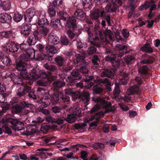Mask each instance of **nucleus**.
I'll list each match as a JSON object with an SVG mask.
<instances>
[{"instance_id": "obj_7", "label": "nucleus", "mask_w": 160, "mask_h": 160, "mask_svg": "<svg viewBox=\"0 0 160 160\" xmlns=\"http://www.w3.org/2000/svg\"><path fill=\"white\" fill-rule=\"evenodd\" d=\"M45 49L48 53L47 54L43 53L38 54L37 57L38 60L42 61L47 60L49 61H51L52 59V55L58 52L55 47L54 46L48 45L45 47Z\"/></svg>"}, {"instance_id": "obj_51", "label": "nucleus", "mask_w": 160, "mask_h": 160, "mask_svg": "<svg viewBox=\"0 0 160 160\" xmlns=\"http://www.w3.org/2000/svg\"><path fill=\"white\" fill-rule=\"evenodd\" d=\"M1 109H0V116H1L5 113L9 109V106L6 103H4L1 106Z\"/></svg>"}, {"instance_id": "obj_37", "label": "nucleus", "mask_w": 160, "mask_h": 160, "mask_svg": "<svg viewBox=\"0 0 160 160\" xmlns=\"http://www.w3.org/2000/svg\"><path fill=\"white\" fill-rule=\"evenodd\" d=\"M70 88L65 89L64 90L65 94L66 95H69L73 98L74 99H76V97L78 94H79L78 91H76L74 90V88Z\"/></svg>"}, {"instance_id": "obj_8", "label": "nucleus", "mask_w": 160, "mask_h": 160, "mask_svg": "<svg viewBox=\"0 0 160 160\" xmlns=\"http://www.w3.org/2000/svg\"><path fill=\"white\" fill-rule=\"evenodd\" d=\"M63 0H53L48 7V12L50 17H53L56 14L58 10L63 9Z\"/></svg>"}, {"instance_id": "obj_12", "label": "nucleus", "mask_w": 160, "mask_h": 160, "mask_svg": "<svg viewBox=\"0 0 160 160\" xmlns=\"http://www.w3.org/2000/svg\"><path fill=\"white\" fill-rule=\"evenodd\" d=\"M122 0H109L105 7L107 12H115L118 7L121 6L122 3Z\"/></svg>"}, {"instance_id": "obj_4", "label": "nucleus", "mask_w": 160, "mask_h": 160, "mask_svg": "<svg viewBox=\"0 0 160 160\" xmlns=\"http://www.w3.org/2000/svg\"><path fill=\"white\" fill-rule=\"evenodd\" d=\"M92 100L97 103L91 109V113L95 112L101 108L106 109V113L114 112L115 110V107L111 106L110 102L107 101L101 97L94 96L92 98Z\"/></svg>"}, {"instance_id": "obj_61", "label": "nucleus", "mask_w": 160, "mask_h": 160, "mask_svg": "<svg viewBox=\"0 0 160 160\" xmlns=\"http://www.w3.org/2000/svg\"><path fill=\"white\" fill-rule=\"evenodd\" d=\"M18 46L19 47V48H20L21 50L23 53L25 52V51L26 50V49H27L28 48V45L24 43H22L20 44H18Z\"/></svg>"}, {"instance_id": "obj_27", "label": "nucleus", "mask_w": 160, "mask_h": 160, "mask_svg": "<svg viewBox=\"0 0 160 160\" xmlns=\"http://www.w3.org/2000/svg\"><path fill=\"white\" fill-rule=\"evenodd\" d=\"M35 14L34 10L32 8H29L26 10L24 15V18L25 22L28 23L31 22L32 18Z\"/></svg>"}, {"instance_id": "obj_62", "label": "nucleus", "mask_w": 160, "mask_h": 160, "mask_svg": "<svg viewBox=\"0 0 160 160\" xmlns=\"http://www.w3.org/2000/svg\"><path fill=\"white\" fill-rule=\"evenodd\" d=\"M82 5H83V8L85 9V11H88L89 10H90L91 8V5L92 4L91 2V3H88V2H86V3H82Z\"/></svg>"}, {"instance_id": "obj_30", "label": "nucleus", "mask_w": 160, "mask_h": 160, "mask_svg": "<svg viewBox=\"0 0 160 160\" xmlns=\"http://www.w3.org/2000/svg\"><path fill=\"white\" fill-rule=\"evenodd\" d=\"M44 67L48 70L47 72L51 76L53 75L57 74L58 73L57 67L56 65L47 63L44 65Z\"/></svg>"}, {"instance_id": "obj_58", "label": "nucleus", "mask_w": 160, "mask_h": 160, "mask_svg": "<svg viewBox=\"0 0 160 160\" xmlns=\"http://www.w3.org/2000/svg\"><path fill=\"white\" fill-rule=\"evenodd\" d=\"M36 47L37 49L42 53H43L44 52H45V50L46 51L45 46L39 43L37 44Z\"/></svg>"}, {"instance_id": "obj_52", "label": "nucleus", "mask_w": 160, "mask_h": 160, "mask_svg": "<svg viewBox=\"0 0 160 160\" xmlns=\"http://www.w3.org/2000/svg\"><path fill=\"white\" fill-rule=\"evenodd\" d=\"M60 42L62 45H63L67 46L69 45H70V42L66 36L61 37Z\"/></svg>"}, {"instance_id": "obj_56", "label": "nucleus", "mask_w": 160, "mask_h": 160, "mask_svg": "<svg viewBox=\"0 0 160 160\" xmlns=\"http://www.w3.org/2000/svg\"><path fill=\"white\" fill-rule=\"evenodd\" d=\"M64 54L65 55L68 56L70 58L71 56H72V58H73V57H74L76 55V54H76L75 52H74L72 51L71 50H69L68 51H65L64 52ZM71 59H70V61L71 62H71V59Z\"/></svg>"}, {"instance_id": "obj_35", "label": "nucleus", "mask_w": 160, "mask_h": 160, "mask_svg": "<svg viewBox=\"0 0 160 160\" xmlns=\"http://www.w3.org/2000/svg\"><path fill=\"white\" fill-rule=\"evenodd\" d=\"M42 28L35 30L38 35V37L40 38L43 36H46L49 32V29L46 27V26L42 27Z\"/></svg>"}, {"instance_id": "obj_11", "label": "nucleus", "mask_w": 160, "mask_h": 160, "mask_svg": "<svg viewBox=\"0 0 160 160\" xmlns=\"http://www.w3.org/2000/svg\"><path fill=\"white\" fill-rule=\"evenodd\" d=\"M20 57L21 60L16 62L15 68L20 72L19 74L22 78H27L28 76L27 70L28 64L26 62L28 61L22 60V57Z\"/></svg>"}, {"instance_id": "obj_17", "label": "nucleus", "mask_w": 160, "mask_h": 160, "mask_svg": "<svg viewBox=\"0 0 160 160\" xmlns=\"http://www.w3.org/2000/svg\"><path fill=\"white\" fill-rule=\"evenodd\" d=\"M155 1L151 0L149 1H145L144 4L140 7V10H146L150 7L149 12H152L154 10L156 9V5L154 4Z\"/></svg>"}, {"instance_id": "obj_21", "label": "nucleus", "mask_w": 160, "mask_h": 160, "mask_svg": "<svg viewBox=\"0 0 160 160\" xmlns=\"http://www.w3.org/2000/svg\"><path fill=\"white\" fill-rule=\"evenodd\" d=\"M31 104L24 101L20 102L13 105L12 107L15 109L16 112L18 113L22 112V110L25 108H29Z\"/></svg>"}, {"instance_id": "obj_19", "label": "nucleus", "mask_w": 160, "mask_h": 160, "mask_svg": "<svg viewBox=\"0 0 160 160\" xmlns=\"http://www.w3.org/2000/svg\"><path fill=\"white\" fill-rule=\"evenodd\" d=\"M66 22L65 24L66 29H77L76 19L75 17H70Z\"/></svg>"}, {"instance_id": "obj_60", "label": "nucleus", "mask_w": 160, "mask_h": 160, "mask_svg": "<svg viewBox=\"0 0 160 160\" xmlns=\"http://www.w3.org/2000/svg\"><path fill=\"white\" fill-rule=\"evenodd\" d=\"M106 21H107L108 25L111 26L112 25L111 23V17L110 14L106 15L103 18Z\"/></svg>"}, {"instance_id": "obj_38", "label": "nucleus", "mask_w": 160, "mask_h": 160, "mask_svg": "<svg viewBox=\"0 0 160 160\" xmlns=\"http://www.w3.org/2000/svg\"><path fill=\"white\" fill-rule=\"evenodd\" d=\"M61 10H59L58 12H57L58 17L61 20L66 21L70 17L66 12Z\"/></svg>"}, {"instance_id": "obj_22", "label": "nucleus", "mask_w": 160, "mask_h": 160, "mask_svg": "<svg viewBox=\"0 0 160 160\" xmlns=\"http://www.w3.org/2000/svg\"><path fill=\"white\" fill-rule=\"evenodd\" d=\"M78 92L79 94H77L76 99L77 98L81 99L86 105H88L90 100V94L89 92H82L79 91Z\"/></svg>"}, {"instance_id": "obj_23", "label": "nucleus", "mask_w": 160, "mask_h": 160, "mask_svg": "<svg viewBox=\"0 0 160 160\" xmlns=\"http://www.w3.org/2000/svg\"><path fill=\"white\" fill-rule=\"evenodd\" d=\"M45 12L42 11L40 13L38 17V23L41 27L46 26L49 24V22L45 16Z\"/></svg>"}, {"instance_id": "obj_48", "label": "nucleus", "mask_w": 160, "mask_h": 160, "mask_svg": "<svg viewBox=\"0 0 160 160\" xmlns=\"http://www.w3.org/2000/svg\"><path fill=\"white\" fill-rule=\"evenodd\" d=\"M52 84L54 89L57 90L58 88L64 86L65 85V83L64 82L61 81H57L53 82Z\"/></svg>"}, {"instance_id": "obj_40", "label": "nucleus", "mask_w": 160, "mask_h": 160, "mask_svg": "<svg viewBox=\"0 0 160 160\" xmlns=\"http://www.w3.org/2000/svg\"><path fill=\"white\" fill-rule=\"evenodd\" d=\"M99 82L100 84L103 85L108 88L109 91L111 90L110 86L111 83L109 80L107 78H105L100 79L99 80Z\"/></svg>"}, {"instance_id": "obj_64", "label": "nucleus", "mask_w": 160, "mask_h": 160, "mask_svg": "<svg viewBox=\"0 0 160 160\" xmlns=\"http://www.w3.org/2000/svg\"><path fill=\"white\" fill-rule=\"evenodd\" d=\"M3 63L7 66L9 65L12 63L10 59L7 57H6L2 61Z\"/></svg>"}, {"instance_id": "obj_15", "label": "nucleus", "mask_w": 160, "mask_h": 160, "mask_svg": "<svg viewBox=\"0 0 160 160\" xmlns=\"http://www.w3.org/2000/svg\"><path fill=\"white\" fill-rule=\"evenodd\" d=\"M20 33L25 37H28L32 31L31 24L24 23L19 28Z\"/></svg>"}, {"instance_id": "obj_18", "label": "nucleus", "mask_w": 160, "mask_h": 160, "mask_svg": "<svg viewBox=\"0 0 160 160\" xmlns=\"http://www.w3.org/2000/svg\"><path fill=\"white\" fill-rule=\"evenodd\" d=\"M49 76H51L49 74L47 71L45 72L43 70L40 71L38 73L36 72L31 75V77L32 78L31 79L33 81L39 78H41L42 79H48V77Z\"/></svg>"}, {"instance_id": "obj_28", "label": "nucleus", "mask_w": 160, "mask_h": 160, "mask_svg": "<svg viewBox=\"0 0 160 160\" xmlns=\"http://www.w3.org/2000/svg\"><path fill=\"white\" fill-rule=\"evenodd\" d=\"M101 77H106L111 79H114L115 78V71L112 69H107L102 72L101 73Z\"/></svg>"}, {"instance_id": "obj_29", "label": "nucleus", "mask_w": 160, "mask_h": 160, "mask_svg": "<svg viewBox=\"0 0 160 160\" xmlns=\"http://www.w3.org/2000/svg\"><path fill=\"white\" fill-rule=\"evenodd\" d=\"M40 39L38 37L37 32L35 31L33 32V34L31 35L28 38L27 42L29 45L35 44L37 41Z\"/></svg>"}, {"instance_id": "obj_55", "label": "nucleus", "mask_w": 160, "mask_h": 160, "mask_svg": "<svg viewBox=\"0 0 160 160\" xmlns=\"http://www.w3.org/2000/svg\"><path fill=\"white\" fill-rule=\"evenodd\" d=\"M48 79H40L39 80L38 83L39 86L45 87L48 85Z\"/></svg>"}, {"instance_id": "obj_13", "label": "nucleus", "mask_w": 160, "mask_h": 160, "mask_svg": "<svg viewBox=\"0 0 160 160\" xmlns=\"http://www.w3.org/2000/svg\"><path fill=\"white\" fill-rule=\"evenodd\" d=\"M68 78L69 85H72L81 79L82 75L78 69H74L71 72L70 75L68 77Z\"/></svg>"}, {"instance_id": "obj_44", "label": "nucleus", "mask_w": 160, "mask_h": 160, "mask_svg": "<svg viewBox=\"0 0 160 160\" xmlns=\"http://www.w3.org/2000/svg\"><path fill=\"white\" fill-rule=\"evenodd\" d=\"M138 0H129L128 1L129 8L132 11H133L138 5Z\"/></svg>"}, {"instance_id": "obj_32", "label": "nucleus", "mask_w": 160, "mask_h": 160, "mask_svg": "<svg viewBox=\"0 0 160 160\" xmlns=\"http://www.w3.org/2000/svg\"><path fill=\"white\" fill-rule=\"evenodd\" d=\"M104 114L105 113L102 111L96 112L93 117V119L95 120L90 124V127H96L97 126V122L99 121L100 118L103 117Z\"/></svg>"}, {"instance_id": "obj_36", "label": "nucleus", "mask_w": 160, "mask_h": 160, "mask_svg": "<svg viewBox=\"0 0 160 160\" xmlns=\"http://www.w3.org/2000/svg\"><path fill=\"white\" fill-rule=\"evenodd\" d=\"M149 70V68L147 65H145L141 66L138 68V73L141 75L143 78H144V77L142 76H146L148 74Z\"/></svg>"}, {"instance_id": "obj_14", "label": "nucleus", "mask_w": 160, "mask_h": 160, "mask_svg": "<svg viewBox=\"0 0 160 160\" xmlns=\"http://www.w3.org/2000/svg\"><path fill=\"white\" fill-rule=\"evenodd\" d=\"M82 116L81 111L79 107H74L71 114L68 115L66 119V121L69 123H72L75 122L77 118H79Z\"/></svg>"}, {"instance_id": "obj_53", "label": "nucleus", "mask_w": 160, "mask_h": 160, "mask_svg": "<svg viewBox=\"0 0 160 160\" xmlns=\"http://www.w3.org/2000/svg\"><path fill=\"white\" fill-rule=\"evenodd\" d=\"M12 35V32L11 31H5L0 32V36L6 38H9Z\"/></svg>"}, {"instance_id": "obj_31", "label": "nucleus", "mask_w": 160, "mask_h": 160, "mask_svg": "<svg viewBox=\"0 0 160 160\" xmlns=\"http://www.w3.org/2000/svg\"><path fill=\"white\" fill-rule=\"evenodd\" d=\"M49 94L44 96L39 101L41 107L43 108L47 107L50 105L51 102Z\"/></svg>"}, {"instance_id": "obj_25", "label": "nucleus", "mask_w": 160, "mask_h": 160, "mask_svg": "<svg viewBox=\"0 0 160 160\" xmlns=\"http://www.w3.org/2000/svg\"><path fill=\"white\" fill-rule=\"evenodd\" d=\"M12 16L7 13H1L0 14V22L10 24L11 23Z\"/></svg>"}, {"instance_id": "obj_6", "label": "nucleus", "mask_w": 160, "mask_h": 160, "mask_svg": "<svg viewBox=\"0 0 160 160\" xmlns=\"http://www.w3.org/2000/svg\"><path fill=\"white\" fill-rule=\"evenodd\" d=\"M28 85L24 84L18 88L17 92V95L19 97H23L28 93V95L30 99H37L38 96L36 95L34 90L32 89L31 87Z\"/></svg>"}, {"instance_id": "obj_57", "label": "nucleus", "mask_w": 160, "mask_h": 160, "mask_svg": "<svg viewBox=\"0 0 160 160\" xmlns=\"http://www.w3.org/2000/svg\"><path fill=\"white\" fill-rule=\"evenodd\" d=\"M93 148L94 149L97 150L98 149H102L104 148V145L102 143L97 142L94 143Z\"/></svg>"}, {"instance_id": "obj_46", "label": "nucleus", "mask_w": 160, "mask_h": 160, "mask_svg": "<svg viewBox=\"0 0 160 160\" xmlns=\"http://www.w3.org/2000/svg\"><path fill=\"white\" fill-rule=\"evenodd\" d=\"M55 61L57 65L60 66V67L65 63L66 60L63 58L58 56L55 58Z\"/></svg>"}, {"instance_id": "obj_26", "label": "nucleus", "mask_w": 160, "mask_h": 160, "mask_svg": "<svg viewBox=\"0 0 160 160\" xmlns=\"http://www.w3.org/2000/svg\"><path fill=\"white\" fill-rule=\"evenodd\" d=\"M155 61V58L147 54L142 55L140 63L141 64H152L154 63Z\"/></svg>"}, {"instance_id": "obj_50", "label": "nucleus", "mask_w": 160, "mask_h": 160, "mask_svg": "<svg viewBox=\"0 0 160 160\" xmlns=\"http://www.w3.org/2000/svg\"><path fill=\"white\" fill-rule=\"evenodd\" d=\"M13 20L16 22H20L22 19V15L18 13H15L12 15Z\"/></svg>"}, {"instance_id": "obj_20", "label": "nucleus", "mask_w": 160, "mask_h": 160, "mask_svg": "<svg viewBox=\"0 0 160 160\" xmlns=\"http://www.w3.org/2000/svg\"><path fill=\"white\" fill-rule=\"evenodd\" d=\"M66 33L68 37L70 39L75 40L77 38L81 33L80 30L78 29H66Z\"/></svg>"}, {"instance_id": "obj_10", "label": "nucleus", "mask_w": 160, "mask_h": 160, "mask_svg": "<svg viewBox=\"0 0 160 160\" xmlns=\"http://www.w3.org/2000/svg\"><path fill=\"white\" fill-rule=\"evenodd\" d=\"M2 48L3 51L8 54L17 52L19 49L18 44L10 39L5 44L2 46Z\"/></svg>"}, {"instance_id": "obj_43", "label": "nucleus", "mask_w": 160, "mask_h": 160, "mask_svg": "<svg viewBox=\"0 0 160 160\" xmlns=\"http://www.w3.org/2000/svg\"><path fill=\"white\" fill-rule=\"evenodd\" d=\"M141 50L143 52L148 53H151L153 52V50L151 47L150 44L146 43L141 48Z\"/></svg>"}, {"instance_id": "obj_1", "label": "nucleus", "mask_w": 160, "mask_h": 160, "mask_svg": "<svg viewBox=\"0 0 160 160\" xmlns=\"http://www.w3.org/2000/svg\"><path fill=\"white\" fill-rule=\"evenodd\" d=\"M86 56V53L83 51L79 54H76L71 60L74 65L77 67L80 66L78 70L85 77L84 81L86 82V86L89 89L93 86L95 80L93 76L88 75V63L84 59Z\"/></svg>"}, {"instance_id": "obj_5", "label": "nucleus", "mask_w": 160, "mask_h": 160, "mask_svg": "<svg viewBox=\"0 0 160 160\" xmlns=\"http://www.w3.org/2000/svg\"><path fill=\"white\" fill-rule=\"evenodd\" d=\"M130 71L127 69H123L119 73L120 76L121 77L119 83H115V87L113 90L114 97L117 98L121 92L120 87L122 85H125L127 83L129 77L130 75Z\"/></svg>"}, {"instance_id": "obj_63", "label": "nucleus", "mask_w": 160, "mask_h": 160, "mask_svg": "<svg viewBox=\"0 0 160 160\" xmlns=\"http://www.w3.org/2000/svg\"><path fill=\"white\" fill-rule=\"evenodd\" d=\"M65 119V118L64 117H61L58 118L56 120H55L54 122L55 124L60 125L63 123Z\"/></svg>"}, {"instance_id": "obj_39", "label": "nucleus", "mask_w": 160, "mask_h": 160, "mask_svg": "<svg viewBox=\"0 0 160 160\" xmlns=\"http://www.w3.org/2000/svg\"><path fill=\"white\" fill-rule=\"evenodd\" d=\"M59 98H60V103L68 104L70 101V97L60 91Z\"/></svg>"}, {"instance_id": "obj_16", "label": "nucleus", "mask_w": 160, "mask_h": 160, "mask_svg": "<svg viewBox=\"0 0 160 160\" xmlns=\"http://www.w3.org/2000/svg\"><path fill=\"white\" fill-rule=\"evenodd\" d=\"M35 51L32 48H28L25 52L22 54H21L20 57L24 60L29 61L31 59L34 57Z\"/></svg>"}, {"instance_id": "obj_42", "label": "nucleus", "mask_w": 160, "mask_h": 160, "mask_svg": "<svg viewBox=\"0 0 160 160\" xmlns=\"http://www.w3.org/2000/svg\"><path fill=\"white\" fill-rule=\"evenodd\" d=\"M74 17L80 19L83 18L85 16V13L82 9H77L74 13Z\"/></svg>"}, {"instance_id": "obj_41", "label": "nucleus", "mask_w": 160, "mask_h": 160, "mask_svg": "<svg viewBox=\"0 0 160 160\" xmlns=\"http://www.w3.org/2000/svg\"><path fill=\"white\" fill-rule=\"evenodd\" d=\"M51 25L54 28H58L62 26L60 20L59 18H53L51 20Z\"/></svg>"}, {"instance_id": "obj_33", "label": "nucleus", "mask_w": 160, "mask_h": 160, "mask_svg": "<svg viewBox=\"0 0 160 160\" xmlns=\"http://www.w3.org/2000/svg\"><path fill=\"white\" fill-rule=\"evenodd\" d=\"M48 42L49 44L55 45L59 43V38L53 33H51L48 35Z\"/></svg>"}, {"instance_id": "obj_2", "label": "nucleus", "mask_w": 160, "mask_h": 160, "mask_svg": "<svg viewBox=\"0 0 160 160\" xmlns=\"http://www.w3.org/2000/svg\"><path fill=\"white\" fill-rule=\"evenodd\" d=\"M115 47L118 52L116 54H111L106 57V61L109 62L113 67L116 69L125 66V63L119 58H121L124 54H127L128 46L122 44H117Z\"/></svg>"}, {"instance_id": "obj_45", "label": "nucleus", "mask_w": 160, "mask_h": 160, "mask_svg": "<svg viewBox=\"0 0 160 160\" xmlns=\"http://www.w3.org/2000/svg\"><path fill=\"white\" fill-rule=\"evenodd\" d=\"M2 8L5 11L9 10L11 8V3L9 1L3 2L0 4V9Z\"/></svg>"}, {"instance_id": "obj_54", "label": "nucleus", "mask_w": 160, "mask_h": 160, "mask_svg": "<svg viewBox=\"0 0 160 160\" xmlns=\"http://www.w3.org/2000/svg\"><path fill=\"white\" fill-rule=\"evenodd\" d=\"M86 126L85 123H78L74 125V128L77 130H81L84 128Z\"/></svg>"}, {"instance_id": "obj_49", "label": "nucleus", "mask_w": 160, "mask_h": 160, "mask_svg": "<svg viewBox=\"0 0 160 160\" xmlns=\"http://www.w3.org/2000/svg\"><path fill=\"white\" fill-rule=\"evenodd\" d=\"M126 63L129 64L132 63L134 61L135 57L132 55L128 54L124 58Z\"/></svg>"}, {"instance_id": "obj_59", "label": "nucleus", "mask_w": 160, "mask_h": 160, "mask_svg": "<svg viewBox=\"0 0 160 160\" xmlns=\"http://www.w3.org/2000/svg\"><path fill=\"white\" fill-rule=\"evenodd\" d=\"M92 60L94 65H98L100 62V60L98 56L96 55L93 56Z\"/></svg>"}, {"instance_id": "obj_9", "label": "nucleus", "mask_w": 160, "mask_h": 160, "mask_svg": "<svg viewBox=\"0 0 160 160\" xmlns=\"http://www.w3.org/2000/svg\"><path fill=\"white\" fill-rule=\"evenodd\" d=\"M9 77L15 84L21 86H23L24 84H28L29 85H31L33 82V80L29 77L28 76L27 78H22L26 79L24 81H22V78L14 74H10Z\"/></svg>"}, {"instance_id": "obj_24", "label": "nucleus", "mask_w": 160, "mask_h": 160, "mask_svg": "<svg viewBox=\"0 0 160 160\" xmlns=\"http://www.w3.org/2000/svg\"><path fill=\"white\" fill-rule=\"evenodd\" d=\"M99 38L98 37L94 38H93V41H91L90 43L91 45L92 46L89 47L88 48L87 50L88 53L89 55H91L94 54L96 52L97 49L95 47L97 48H99L100 46L99 44L96 43L95 41L97 40H98Z\"/></svg>"}, {"instance_id": "obj_47", "label": "nucleus", "mask_w": 160, "mask_h": 160, "mask_svg": "<svg viewBox=\"0 0 160 160\" xmlns=\"http://www.w3.org/2000/svg\"><path fill=\"white\" fill-rule=\"evenodd\" d=\"M72 67L69 63H68L65 65V63L61 66L60 67V69L62 72H67L71 70L72 68Z\"/></svg>"}, {"instance_id": "obj_34", "label": "nucleus", "mask_w": 160, "mask_h": 160, "mask_svg": "<svg viewBox=\"0 0 160 160\" xmlns=\"http://www.w3.org/2000/svg\"><path fill=\"white\" fill-rule=\"evenodd\" d=\"M60 91H59L53 95H49V96L50 98L51 102L52 104H56L58 103H60Z\"/></svg>"}, {"instance_id": "obj_3", "label": "nucleus", "mask_w": 160, "mask_h": 160, "mask_svg": "<svg viewBox=\"0 0 160 160\" xmlns=\"http://www.w3.org/2000/svg\"><path fill=\"white\" fill-rule=\"evenodd\" d=\"M2 123V128L0 127V133H2V130L5 133L10 134L12 133L10 128L6 125L7 123H9L11 124V127L15 131H21L24 128V122L19 121V120L10 117L4 118L1 120Z\"/></svg>"}]
</instances>
